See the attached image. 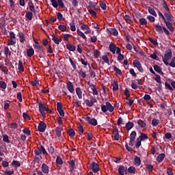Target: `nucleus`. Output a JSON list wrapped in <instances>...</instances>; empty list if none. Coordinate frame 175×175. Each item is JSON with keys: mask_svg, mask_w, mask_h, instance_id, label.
I'll use <instances>...</instances> for the list:
<instances>
[{"mask_svg": "<svg viewBox=\"0 0 175 175\" xmlns=\"http://www.w3.org/2000/svg\"><path fill=\"white\" fill-rule=\"evenodd\" d=\"M101 110L103 113H106L107 110L109 113H113L114 111V107L110 103V102L107 101L105 105H101Z\"/></svg>", "mask_w": 175, "mask_h": 175, "instance_id": "1", "label": "nucleus"}, {"mask_svg": "<svg viewBox=\"0 0 175 175\" xmlns=\"http://www.w3.org/2000/svg\"><path fill=\"white\" fill-rule=\"evenodd\" d=\"M172 49L166 50L164 57H162L163 62L165 64V65H169L168 61H170V59H172Z\"/></svg>", "mask_w": 175, "mask_h": 175, "instance_id": "2", "label": "nucleus"}, {"mask_svg": "<svg viewBox=\"0 0 175 175\" xmlns=\"http://www.w3.org/2000/svg\"><path fill=\"white\" fill-rule=\"evenodd\" d=\"M136 135L137 133L136 131H132L130 134V137H129V145L131 147H133L135 146V140H136Z\"/></svg>", "mask_w": 175, "mask_h": 175, "instance_id": "3", "label": "nucleus"}, {"mask_svg": "<svg viewBox=\"0 0 175 175\" xmlns=\"http://www.w3.org/2000/svg\"><path fill=\"white\" fill-rule=\"evenodd\" d=\"M133 64L135 68H137L140 73H144V70L143 69V67H142V63H140V61L135 59L133 61Z\"/></svg>", "mask_w": 175, "mask_h": 175, "instance_id": "4", "label": "nucleus"}, {"mask_svg": "<svg viewBox=\"0 0 175 175\" xmlns=\"http://www.w3.org/2000/svg\"><path fill=\"white\" fill-rule=\"evenodd\" d=\"M89 169L92 170L93 173H98V172H99V165L98 163L93 162L90 164Z\"/></svg>", "mask_w": 175, "mask_h": 175, "instance_id": "5", "label": "nucleus"}, {"mask_svg": "<svg viewBox=\"0 0 175 175\" xmlns=\"http://www.w3.org/2000/svg\"><path fill=\"white\" fill-rule=\"evenodd\" d=\"M97 100L96 98L94 96L90 97V100L86 99L85 100V105L88 106V107H92L94 103H96Z\"/></svg>", "mask_w": 175, "mask_h": 175, "instance_id": "6", "label": "nucleus"}, {"mask_svg": "<svg viewBox=\"0 0 175 175\" xmlns=\"http://www.w3.org/2000/svg\"><path fill=\"white\" fill-rule=\"evenodd\" d=\"M84 120H85L90 125H93V126H96L98 125V120L95 118H91V117L87 116Z\"/></svg>", "mask_w": 175, "mask_h": 175, "instance_id": "7", "label": "nucleus"}, {"mask_svg": "<svg viewBox=\"0 0 175 175\" xmlns=\"http://www.w3.org/2000/svg\"><path fill=\"white\" fill-rule=\"evenodd\" d=\"M128 169V167L124 166V165H121L118 167V173L119 175H124L128 174V172L126 170Z\"/></svg>", "mask_w": 175, "mask_h": 175, "instance_id": "8", "label": "nucleus"}, {"mask_svg": "<svg viewBox=\"0 0 175 175\" xmlns=\"http://www.w3.org/2000/svg\"><path fill=\"white\" fill-rule=\"evenodd\" d=\"M57 111H58L59 116L61 117H64L65 116V112H64V109H62V103L58 102L57 103Z\"/></svg>", "mask_w": 175, "mask_h": 175, "instance_id": "9", "label": "nucleus"}, {"mask_svg": "<svg viewBox=\"0 0 175 175\" xmlns=\"http://www.w3.org/2000/svg\"><path fill=\"white\" fill-rule=\"evenodd\" d=\"M46 128H47V125H46V123H44V122L43 121H40L38 126V129L39 132H41V133L44 132Z\"/></svg>", "mask_w": 175, "mask_h": 175, "instance_id": "10", "label": "nucleus"}, {"mask_svg": "<svg viewBox=\"0 0 175 175\" xmlns=\"http://www.w3.org/2000/svg\"><path fill=\"white\" fill-rule=\"evenodd\" d=\"M164 16L167 23H174V19H173V15L170 12H165Z\"/></svg>", "mask_w": 175, "mask_h": 175, "instance_id": "11", "label": "nucleus"}, {"mask_svg": "<svg viewBox=\"0 0 175 175\" xmlns=\"http://www.w3.org/2000/svg\"><path fill=\"white\" fill-rule=\"evenodd\" d=\"M44 107H45V106L43 105V103H42V101H40L39 111H40L41 116L43 117V118H46V113L44 112Z\"/></svg>", "mask_w": 175, "mask_h": 175, "instance_id": "12", "label": "nucleus"}, {"mask_svg": "<svg viewBox=\"0 0 175 175\" xmlns=\"http://www.w3.org/2000/svg\"><path fill=\"white\" fill-rule=\"evenodd\" d=\"M107 31L109 35H112L113 36H117L118 35V31L116 28H107Z\"/></svg>", "mask_w": 175, "mask_h": 175, "instance_id": "13", "label": "nucleus"}, {"mask_svg": "<svg viewBox=\"0 0 175 175\" xmlns=\"http://www.w3.org/2000/svg\"><path fill=\"white\" fill-rule=\"evenodd\" d=\"M164 23L170 32H174V27H173V23L174 22H167V21H165Z\"/></svg>", "mask_w": 175, "mask_h": 175, "instance_id": "14", "label": "nucleus"}, {"mask_svg": "<svg viewBox=\"0 0 175 175\" xmlns=\"http://www.w3.org/2000/svg\"><path fill=\"white\" fill-rule=\"evenodd\" d=\"M67 89L70 92V94L75 93V88L73 87V83L70 82V81H68L67 82Z\"/></svg>", "mask_w": 175, "mask_h": 175, "instance_id": "15", "label": "nucleus"}, {"mask_svg": "<svg viewBox=\"0 0 175 175\" xmlns=\"http://www.w3.org/2000/svg\"><path fill=\"white\" fill-rule=\"evenodd\" d=\"M81 29H82V31H85V33L86 34L91 33V29H90V27H88V26L85 24L81 25Z\"/></svg>", "mask_w": 175, "mask_h": 175, "instance_id": "16", "label": "nucleus"}, {"mask_svg": "<svg viewBox=\"0 0 175 175\" xmlns=\"http://www.w3.org/2000/svg\"><path fill=\"white\" fill-rule=\"evenodd\" d=\"M35 54V50L32 46H30L29 49L27 50V55L29 58H31Z\"/></svg>", "mask_w": 175, "mask_h": 175, "instance_id": "17", "label": "nucleus"}, {"mask_svg": "<svg viewBox=\"0 0 175 175\" xmlns=\"http://www.w3.org/2000/svg\"><path fill=\"white\" fill-rule=\"evenodd\" d=\"M68 163L70 166V172H73L75 170V166L76 165V161L75 160H70Z\"/></svg>", "mask_w": 175, "mask_h": 175, "instance_id": "18", "label": "nucleus"}, {"mask_svg": "<svg viewBox=\"0 0 175 175\" xmlns=\"http://www.w3.org/2000/svg\"><path fill=\"white\" fill-rule=\"evenodd\" d=\"M42 173H44V174H49V165H47L46 163H42Z\"/></svg>", "mask_w": 175, "mask_h": 175, "instance_id": "19", "label": "nucleus"}, {"mask_svg": "<svg viewBox=\"0 0 175 175\" xmlns=\"http://www.w3.org/2000/svg\"><path fill=\"white\" fill-rule=\"evenodd\" d=\"M134 165L135 166H140L142 165V159H140V157L135 156L134 158Z\"/></svg>", "mask_w": 175, "mask_h": 175, "instance_id": "20", "label": "nucleus"}, {"mask_svg": "<svg viewBox=\"0 0 175 175\" xmlns=\"http://www.w3.org/2000/svg\"><path fill=\"white\" fill-rule=\"evenodd\" d=\"M165 154L164 153H161L159 154V156L157 157L156 160L159 163H161L164 159H165Z\"/></svg>", "mask_w": 175, "mask_h": 175, "instance_id": "21", "label": "nucleus"}, {"mask_svg": "<svg viewBox=\"0 0 175 175\" xmlns=\"http://www.w3.org/2000/svg\"><path fill=\"white\" fill-rule=\"evenodd\" d=\"M116 50H117V46H116V44L113 43L109 44V51H111L112 54H116Z\"/></svg>", "mask_w": 175, "mask_h": 175, "instance_id": "22", "label": "nucleus"}, {"mask_svg": "<svg viewBox=\"0 0 175 175\" xmlns=\"http://www.w3.org/2000/svg\"><path fill=\"white\" fill-rule=\"evenodd\" d=\"M76 94H77L79 99H83V92L81 91V88H76Z\"/></svg>", "mask_w": 175, "mask_h": 175, "instance_id": "23", "label": "nucleus"}, {"mask_svg": "<svg viewBox=\"0 0 175 175\" xmlns=\"http://www.w3.org/2000/svg\"><path fill=\"white\" fill-rule=\"evenodd\" d=\"M133 126H135V124L132 122H129L126 124V129L128 132H129V131H131Z\"/></svg>", "mask_w": 175, "mask_h": 175, "instance_id": "24", "label": "nucleus"}, {"mask_svg": "<svg viewBox=\"0 0 175 175\" xmlns=\"http://www.w3.org/2000/svg\"><path fill=\"white\" fill-rule=\"evenodd\" d=\"M18 37H19V40L21 43H24L25 42V35L23 32H19L18 33Z\"/></svg>", "mask_w": 175, "mask_h": 175, "instance_id": "25", "label": "nucleus"}, {"mask_svg": "<svg viewBox=\"0 0 175 175\" xmlns=\"http://www.w3.org/2000/svg\"><path fill=\"white\" fill-rule=\"evenodd\" d=\"M127 172H128L130 174H136V167H135L134 166H130V167L127 169Z\"/></svg>", "mask_w": 175, "mask_h": 175, "instance_id": "26", "label": "nucleus"}, {"mask_svg": "<svg viewBox=\"0 0 175 175\" xmlns=\"http://www.w3.org/2000/svg\"><path fill=\"white\" fill-rule=\"evenodd\" d=\"M66 49H68L69 51H76V46L72 44H67Z\"/></svg>", "mask_w": 175, "mask_h": 175, "instance_id": "27", "label": "nucleus"}, {"mask_svg": "<svg viewBox=\"0 0 175 175\" xmlns=\"http://www.w3.org/2000/svg\"><path fill=\"white\" fill-rule=\"evenodd\" d=\"M146 172H148V173H151V172H152V170H154V165H151V164H146Z\"/></svg>", "mask_w": 175, "mask_h": 175, "instance_id": "28", "label": "nucleus"}, {"mask_svg": "<svg viewBox=\"0 0 175 175\" xmlns=\"http://www.w3.org/2000/svg\"><path fill=\"white\" fill-rule=\"evenodd\" d=\"M62 131V128H61V127H56L55 129V132L56 136L57 137H61V135H62L61 131Z\"/></svg>", "mask_w": 175, "mask_h": 175, "instance_id": "29", "label": "nucleus"}, {"mask_svg": "<svg viewBox=\"0 0 175 175\" xmlns=\"http://www.w3.org/2000/svg\"><path fill=\"white\" fill-rule=\"evenodd\" d=\"M10 165L14 166L15 167H20L21 166V163L18 161L13 160Z\"/></svg>", "mask_w": 175, "mask_h": 175, "instance_id": "30", "label": "nucleus"}, {"mask_svg": "<svg viewBox=\"0 0 175 175\" xmlns=\"http://www.w3.org/2000/svg\"><path fill=\"white\" fill-rule=\"evenodd\" d=\"M17 43V41L14 38H10L8 40V46H14Z\"/></svg>", "mask_w": 175, "mask_h": 175, "instance_id": "31", "label": "nucleus"}, {"mask_svg": "<svg viewBox=\"0 0 175 175\" xmlns=\"http://www.w3.org/2000/svg\"><path fill=\"white\" fill-rule=\"evenodd\" d=\"M154 27L157 32H159V33H163V31H162V29H163V27H162V26L159 25V24H157L155 25Z\"/></svg>", "mask_w": 175, "mask_h": 175, "instance_id": "32", "label": "nucleus"}, {"mask_svg": "<svg viewBox=\"0 0 175 175\" xmlns=\"http://www.w3.org/2000/svg\"><path fill=\"white\" fill-rule=\"evenodd\" d=\"M18 69L19 72H24V64H23V61L21 60H18Z\"/></svg>", "mask_w": 175, "mask_h": 175, "instance_id": "33", "label": "nucleus"}, {"mask_svg": "<svg viewBox=\"0 0 175 175\" xmlns=\"http://www.w3.org/2000/svg\"><path fill=\"white\" fill-rule=\"evenodd\" d=\"M112 90L113 92H116V91H118V82L116 81H113V83H112Z\"/></svg>", "mask_w": 175, "mask_h": 175, "instance_id": "34", "label": "nucleus"}, {"mask_svg": "<svg viewBox=\"0 0 175 175\" xmlns=\"http://www.w3.org/2000/svg\"><path fill=\"white\" fill-rule=\"evenodd\" d=\"M138 138L139 139V140L141 142H144V140L148 139V137L147 136V135H146L144 133H141V135L139 136Z\"/></svg>", "mask_w": 175, "mask_h": 175, "instance_id": "35", "label": "nucleus"}, {"mask_svg": "<svg viewBox=\"0 0 175 175\" xmlns=\"http://www.w3.org/2000/svg\"><path fill=\"white\" fill-rule=\"evenodd\" d=\"M67 133L70 137H75V136H76V133L75 132V130H73V129H69Z\"/></svg>", "mask_w": 175, "mask_h": 175, "instance_id": "36", "label": "nucleus"}, {"mask_svg": "<svg viewBox=\"0 0 175 175\" xmlns=\"http://www.w3.org/2000/svg\"><path fill=\"white\" fill-rule=\"evenodd\" d=\"M77 35H79V36H80L81 38H82L83 39H85V40H86L87 37L85 36V34H84V33H83V31H80V29H78L77 30Z\"/></svg>", "mask_w": 175, "mask_h": 175, "instance_id": "37", "label": "nucleus"}, {"mask_svg": "<svg viewBox=\"0 0 175 175\" xmlns=\"http://www.w3.org/2000/svg\"><path fill=\"white\" fill-rule=\"evenodd\" d=\"M137 123L138 124L139 128H142V129L146 128V124L144 121H143L142 120H139L137 121Z\"/></svg>", "mask_w": 175, "mask_h": 175, "instance_id": "38", "label": "nucleus"}, {"mask_svg": "<svg viewBox=\"0 0 175 175\" xmlns=\"http://www.w3.org/2000/svg\"><path fill=\"white\" fill-rule=\"evenodd\" d=\"M38 148H40V151L41 152V154H43V155H47V151H46V149L44 148V146L40 145L38 146Z\"/></svg>", "mask_w": 175, "mask_h": 175, "instance_id": "39", "label": "nucleus"}, {"mask_svg": "<svg viewBox=\"0 0 175 175\" xmlns=\"http://www.w3.org/2000/svg\"><path fill=\"white\" fill-rule=\"evenodd\" d=\"M8 126L10 129H17V128L18 127V125H17V123H16V122H12L11 124H8Z\"/></svg>", "mask_w": 175, "mask_h": 175, "instance_id": "40", "label": "nucleus"}, {"mask_svg": "<svg viewBox=\"0 0 175 175\" xmlns=\"http://www.w3.org/2000/svg\"><path fill=\"white\" fill-rule=\"evenodd\" d=\"M78 73L82 79H85V77H87V74H85V72L83 71V68H81Z\"/></svg>", "mask_w": 175, "mask_h": 175, "instance_id": "41", "label": "nucleus"}, {"mask_svg": "<svg viewBox=\"0 0 175 175\" xmlns=\"http://www.w3.org/2000/svg\"><path fill=\"white\" fill-rule=\"evenodd\" d=\"M113 70L117 75H118L119 76H121V75H122V72L121 71V70H120V68H117V66H113Z\"/></svg>", "mask_w": 175, "mask_h": 175, "instance_id": "42", "label": "nucleus"}, {"mask_svg": "<svg viewBox=\"0 0 175 175\" xmlns=\"http://www.w3.org/2000/svg\"><path fill=\"white\" fill-rule=\"evenodd\" d=\"M69 61H70V63L71 64V66L73 68L72 72H75V70H76V69H77V66H76V64H75V62H73L72 58L69 57Z\"/></svg>", "mask_w": 175, "mask_h": 175, "instance_id": "43", "label": "nucleus"}, {"mask_svg": "<svg viewBox=\"0 0 175 175\" xmlns=\"http://www.w3.org/2000/svg\"><path fill=\"white\" fill-rule=\"evenodd\" d=\"M58 29H59V31H62V32H65V31H66V29H67L66 25H59L58 26Z\"/></svg>", "mask_w": 175, "mask_h": 175, "instance_id": "44", "label": "nucleus"}, {"mask_svg": "<svg viewBox=\"0 0 175 175\" xmlns=\"http://www.w3.org/2000/svg\"><path fill=\"white\" fill-rule=\"evenodd\" d=\"M89 5H90V9H94V10H98V8H96V4L94 1H90Z\"/></svg>", "mask_w": 175, "mask_h": 175, "instance_id": "45", "label": "nucleus"}, {"mask_svg": "<svg viewBox=\"0 0 175 175\" xmlns=\"http://www.w3.org/2000/svg\"><path fill=\"white\" fill-rule=\"evenodd\" d=\"M99 5L103 10H106V9H107V6L106 5V3H105V1H100Z\"/></svg>", "mask_w": 175, "mask_h": 175, "instance_id": "46", "label": "nucleus"}, {"mask_svg": "<svg viewBox=\"0 0 175 175\" xmlns=\"http://www.w3.org/2000/svg\"><path fill=\"white\" fill-rule=\"evenodd\" d=\"M148 12L150 14H152V16H154V17H157V12H155V10H154V8H148Z\"/></svg>", "mask_w": 175, "mask_h": 175, "instance_id": "47", "label": "nucleus"}, {"mask_svg": "<svg viewBox=\"0 0 175 175\" xmlns=\"http://www.w3.org/2000/svg\"><path fill=\"white\" fill-rule=\"evenodd\" d=\"M3 142H4V143H8V144L10 143V140H9V136L8 135H3Z\"/></svg>", "mask_w": 175, "mask_h": 175, "instance_id": "48", "label": "nucleus"}, {"mask_svg": "<svg viewBox=\"0 0 175 175\" xmlns=\"http://www.w3.org/2000/svg\"><path fill=\"white\" fill-rule=\"evenodd\" d=\"M139 21L141 25H147V20L145 18H141Z\"/></svg>", "mask_w": 175, "mask_h": 175, "instance_id": "49", "label": "nucleus"}, {"mask_svg": "<svg viewBox=\"0 0 175 175\" xmlns=\"http://www.w3.org/2000/svg\"><path fill=\"white\" fill-rule=\"evenodd\" d=\"M159 120L157 119V118H154L152 120V126H157V125H159Z\"/></svg>", "mask_w": 175, "mask_h": 175, "instance_id": "50", "label": "nucleus"}, {"mask_svg": "<svg viewBox=\"0 0 175 175\" xmlns=\"http://www.w3.org/2000/svg\"><path fill=\"white\" fill-rule=\"evenodd\" d=\"M56 163H57V165H62L64 163V161H62V158H61V157L59 156L57 157Z\"/></svg>", "mask_w": 175, "mask_h": 175, "instance_id": "51", "label": "nucleus"}, {"mask_svg": "<svg viewBox=\"0 0 175 175\" xmlns=\"http://www.w3.org/2000/svg\"><path fill=\"white\" fill-rule=\"evenodd\" d=\"M57 6H59L62 9H64V8H65V4L64 3V1L62 0H57Z\"/></svg>", "mask_w": 175, "mask_h": 175, "instance_id": "52", "label": "nucleus"}, {"mask_svg": "<svg viewBox=\"0 0 175 175\" xmlns=\"http://www.w3.org/2000/svg\"><path fill=\"white\" fill-rule=\"evenodd\" d=\"M26 17L29 20H32V17H33V14L32 13V12H27L26 13Z\"/></svg>", "mask_w": 175, "mask_h": 175, "instance_id": "53", "label": "nucleus"}, {"mask_svg": "<svg viewBox=\"0 0 175 175\" xmlns=\"http://www.w3.org/2000/svg\"><path fill=\"white\" fill-rule=\"evenodd\" d=\"M23 117L24 120H28L29 121L31 120V116L27 112L23 113Z\"/></svg>", "mask_w": 175, "mask_h": 175, "instance_id": "54", "label": "nucleus"}, {"mask_svg": "<svg viewBox=\"0 0 175 175\" xmlns=\"http://www.w3.org/2000/svg\"><path fill=\"white\" fill-rule=\"evenodd\" d=\"M6 87H8L6 82L1 81H0V88H2L3 90H6Z\"/></svg>", "mask_w": 175, "mask_h": 175, "instance_id": "55", "label": "nucleus"}, {"mask_svg": "<svg viewBox=\"0 0 175 175\" xmlns=\"http://www.w3.org/2000/svg\"><path fill=\"white\" fill-rule=\"evenodd\" d=\"M154 80L155 81H157V83H159V84H162V81L161 80V76H159L158 74L155 75Z\"/></svg>", "mask_w": 175, "mask_h": 175, "instance_id": "56", "label": "nucleus"}, {"mask_svg": "<svg viewBox=\"0 0 175 175\" xmlns=\"http://www.w3.org/2000/svg\"><path fill=\"white\" fill-rule=\"evenodd\" d=\"M10 100H5L4 101V110H8L9 107H10Z\"/></svg>", "mask_w": 175, "mask_h": 175, "instance_id": "57", "label": "nucleus"}, {"mask_svg": "<svg viewBox=\"0 0 175 175\" xmlns=\"http://www.w3.org/2000/svg\"><path fill=\"white\" fill-rule=\"evenodd\" d=\"M94 57L96 58H99V56L100 55V51H98L97 49H95L94 51Z\"/></svg>", "mask_w": 175, "mask_h": 175, "instance_id": "58", "label": "nucleus"}, {"mask_svg": "<svg viewBox=\"0 0 175 175\" xmlns=\"http://www.w3.org/2000/svg\"><path fill=\"white\" fill-rule=\"evenodd\" d=\"M88 10L90 14L92 16V17H96V13L95 12V11H94V10H92V8H88Z\"/></svg>", "mask_w": 175, "mask_h": 175, "instance_id": "59", "label": "nucleus"}, {"mask_svg": "<svg viewBox=\"0 0 175 175\" xmlns=\"http://www.w3.org/2000/svg\"><path fill=\"white\" fill-rule=\"evenodd\" d=\"M23 133L27 135V136H31V130L27 128H25L23 130Z\"/></svg>", "mask_w": 175, "mask_h": 175, "instance_id": "60", "label": "nucleus"}, {"mask_svg": "<svg viewBox=\"0 0 175 175\" xmlns=\"http://www.w3.org/2000/svg\"><path fill=\"white\" fill-rule=\"evenodd\" d=\"M154 70H155V72H157V73H159V72H161L162 70V68H161V66H158V65H154L153 66Z\"/></svg>", "mask_w": 175, "mask_h": 175, "instance_id": "61", "label": "nucleus"}, {"mask_svg": "<svg viewBox=\"0 0 175 175\" xmlns=\"http://www.w3.org/2000/svg\"><path fill=\"white\" fill-rule=\"evenodd\" d=\"M124 18L126 23H131L132 21V18L129 15H125Z\"/></svg>", "mask_w": 175, "mask_h": 175, "instance_id": "62", "label": "nucleus"}, {"mask_svg": "<svg viewBox=\"0 0 175 175\" xmlns=\"http://www.w3.org/2000/svg\"><path fill=\"white\" fill-rule=\"evenodd\" d=\"M171 68H175V57L172 58L171 62L168 64Z\"/></svg>", "mask_w": 175, "mask_h": 175, "instance_id": "63", "label": "nucleus"}, {"mask_svg": "<svg viewBox=\"0 0 175 175\" xmlns=\"http://www.w3.org/2000/svg\"><path fill=\"white\" fill-rule=\"evenodd\" d=\"M140 146H142V141L139 138H137L135 148H139Z\"/></svg>", "mask_w": 175, "mask_h": 175, "instance_id": "64", "label": "nucleus"}]
</instances>
